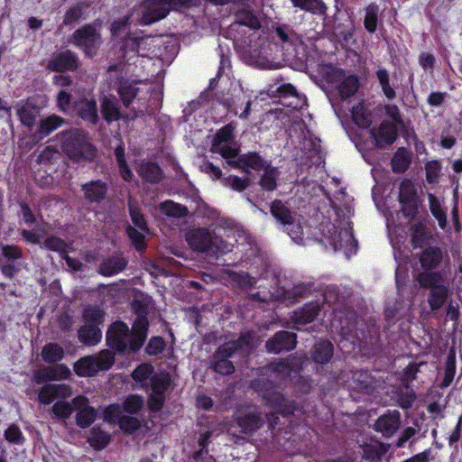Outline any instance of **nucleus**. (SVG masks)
Masks as SVG:
<instances>
[{"mask_svg":"<svg viewBox=\"0 0 462 462\" xmlns=\"http://www.w3.org/2000/svg\"><path fill=\"white\" fill-rule=\"evenodd\" d=\"M148 326L146 317L142 315L134 320L132 330L125 323L116 321L106 332L107 344L118 352H135L142 347L146 339Z\"/></svg>","mask_w":462,"mask_h":462,"instance_id":"obj_1","label":"nucleus"},{"mask_svg":"<svg viewBox=\"0 0 462 462\" xmlns=\"http://www.w3.org/2000/svg\"><path fill=\"white\" fill-rule=\"evenodd\" d=\"M260 342L254 333L242 334L236 341L226 342L220 346L214 356L213 368L215 372L227 375L234 372L235 366L227 358L234 353L248 355Z\"/></svg>","mask_w":462,"mask_h":462,"instance_id":"obj_2","label":"nucleus"},{"mask_svg":"<svg viewBox=\"0 0 462 462\" xmlns=\"http://www.w3.org/2000/svg\"><path fill=\"white\" fill-rule=\"evenodd\" d=\"M186 241L192 250L211 254H226L233 248L232 243L223 240L206 227L189 230L186 234Z\"/></svg>","mask_w":462,"mask_h":462,"instance_id":"obj_3","label":"nucleus"},{"mask_svg":"<svg viewBox=\"0 0 462 462\" xmlns=\"http://www.w3.org/2000/svg\"><path fill=\"white\" fill-rule=\"evenodd\" d=\"M415 281L420 288L428 289V303L432 311L440 310L450 295V289L444 283L440 272H420Z\"/></svg>","mask_w":462,"mask_h":462,"instance_id":"obj_4","label":"nucleus"},{"mask_svg":"<svg viewBox=\"0 0 462 462\" xmlns=\"http://www.w3.org/2000/svg\"><path fill=\"white\" fill-rule=\"evenodd\" d=\"M60 142L63 152L71 159H91L94 155L93 148L88 143L86 136L78 129L64 132L60 135Z\"/></svg>","mask_w":462,"mask_h":462,"instance_id":"obj_5","label":"nucleus"},{"mask_svg":"<svg viewBox=\"0 0 462 462\" xmlns=\"http://www.w3.org/2000/svg\"><path fill=\"white\" fill-rule=\"evenodd\" d=\"M252 386L256 392L262 394L267 404L276 412L291 414L295 411L294 403L286 402L282 394L276 390L272 382L265 379H259L254 381Z\"/></svg>","mask_w":462,"mask_h":462,"instance_id":"obj_6","label":"nucleus"},{"mask_svg":"<svg viewBox=\"0 0 462 462\" xmlns=\"http://www.w3.org/2000/svg\"><path fill=\"white\" fill-rule=\"evenodd\" d=\"M190 0H146L142 5V23L151 24L163 19L171 10L179 9Z\"/></svg>","mask_w":462,"mask_h":462,"instance_id":"obj_7","label":"nucleus"},{"mask_svg":"<svg viewBox=\"0 0 462 462\" xmlns=\"http://www.w3.org/2000/svg\"><path fill=\"white\" fill-rule=\"evenodd\" d=\"M69 42L84 51L86 56L92 57L101 45V34L96 26L86 24L77 29L69 37Z\"/></svg>","mask_w":462,"mask_h":462,"instance_id":"obj_8","label":"nucleus"},{"mask_svg":"<svg viewBox=\"0 0 462 462\" xmlns=\"http://www.w3.org/2000/svg\"><path fill=\"white\" fill-rule=\"evenodd\" d=\"M114 361L111 352L103 350L97 355L84 356L78 360L74 365V370L79 376H93L98 371L109 369Z\"/></svg>","mask_w":462,"mask_h":462,"instance_id":"obj_9","label":"nucleus"},{"mask_svg":"<svg viewBox=\"0 0 462 462\" xmlns=\"http://www.w3.org/2000/svg\"><path fill=\"white\" fill-rule=\"evenodd\" d=\"M334 251L345 250L346 254L356 252V241L352 233L350 224L344 223L341 226L330 225L327 233H324Z\"/></svg>","mask_w":462,"mask_h":462,"instance_id":"obj_10","label":"nucleus"},{"mask_svg":"<svg viewBox=\"0 0 462 462\" xmlns=\"http://www.w3.org/2000/svg\"><path fill=\"white\" fill-rule=\"evenodd\" d=\"M399 200L406 217L414 218L418 213L419 197L414 184L404 180L400 185Z\"/></svg>","mask_w":462,"mask_h":462,"instance_id":"obj_11","label":"nucleus"},{"mask_svg":"<svg viewBox=\"0 0 462 462\" xmlns=\"http://www.w3.org/2000/svg\"><path fill=\"white\" fill-rule=\"evenodd\" d=\"M171 385V377L168 374H155L151 378V394L149 398V408L157 411H160L165 400V392Z\"/></svg>","mask_w":462,"mask_h":462,"instance_id":"obj_12","label":"nucleus"},{"mask_svg":"<svg viewBox=\"0 0 462 462\" xmlns=\"http://www.w3.org/2000/svg\"><path fill=\"white\" fill-rule=\"evenodd\" d=\"M370 133L379 148L392 144L397 138V127L389 121H383L378 127L372 128Z\"/></svg>","mask_w":462,"mask_h":462,"instance_id":"obj_13","label":"nucleus"},{"mask_svg":"<svg viewBox=\"0 0 462 462\" xmlns=\"http://www.w3.org/2000/svg\"><path fill=\"white\" fill-rule=\"evenodd\" d=\"M72 403L74 410L78 411L76 416L77 424L80 428L90 426L97 417V412L93 407L89 406L88 400L79 395L72 400Z\"/></svg>","mask_w":462,"mask_h":462,"instance_id":"obj_14","label":"nucleus"},{"mask_svg":"<svg viewBox=\"0 0 462 462\" xmlns=\"http://www.w3.org/2000/svg\"><path fill=\"white\" fill-rule=\"evenodd\" d=\"M296 346V336L288 331H279L265 345L268 352L278 354L282 351H289Z\"/></svg>","mask_w":462,"mask_h":462,"instance_id":"obj_15","label":"nucleus"},{"mask_svg":"<svg viewBox=\"0 0 462 462\" xmlns=\"http://www.w3.org/2000/svg\"><path fill=\"white\" fill-rule=\"evenodd\" d=\"M72 395L69 385L49 383L44 385L39 393V401L43 404H50L55 400H65Z\"/></svg>","mask_w":462,"mask_h":462,"instance_id":"obj_16","label":"nucleus"},{"mask_svg":"<svg viewBox=\"0 0 462 462\" xmlns=\"http://www.w3.org/2000/svg\"><path fill=\"white\" fill-rule=\"evenodd\" d=\"M401 414L398 411H393L380 416L374 423V430L384 437H392L399 429Z\"/></svg>","mask_w":462,"mask_h":462,"instance_id":"obj_17","label":"nucleus"},{"mask_svg":"<svg viewBox=\"0 0 462 462\" xmlns=\"http://www.w3.org/2000/svg\"><path fill=\"white\" fill-rule=\"evenodd\" d=\"M235 418L242 433H251L263 425L262 418L251 409L237 411Z\"/></svg>","mask_w":462,"mask_h":462,"instance_id":"obj_18","label":"nucleus"},{"mask_svg":"<svg viewBox=\"0 0 462 462\" xmlns=\"http://www.w3.org/2000/svg\"><path fill=\"white\" fill-rule=\"evenodd\" d=\"M444 256H448V254H444L440 247L431 245L422 251L419 262L424 272H433L432 270L437 269L440 265Z\"/></svg>","mask_w":462,"mask_h":462,"instance_id":"obj_19","label":"nucleus"},{"mask_svg":"<svg viewBox=\"0 0 462 462\" xmlns=\"http://www.w3.org/2000/svg\"><path fill=\"white\" fill-rule=\"evenodd\" d=\"M17 116H19L20 122L32 128L34 126L37 117L40 114V107L35 106L32 100L21 101L15 106Z\"/></svg>","mask_w":462,"mask_h":462,"instance_id":"obj_20","label":"nucleus"},{"mask_svg":"<svg viewBox=\"0 0 462 462\" xmlns=\"http://www.w3.org/2000/svg\"><path fill=\"white\" fill-rule=\"evenodd\" d=\"M78 67V57L71 51L55 55L48 63V68L55 71L72 70Z\"/></svg>","mask_w":462,"mask_h":462,"instance_id":"obj_21","label":"nucleus"},{"mask_svg":"<svg viewBox=\"0 0 462 462\" xmlns=\"http://www.w3.org/2000/svg\"><path fill=\"white\" fill-rule=\"evenodd\" d=\"M274 33L287 51L296 50L302 42L301 38L288 26H278Z\"/></svg>","mask_w":462,"mask_h":462,"instance_id":"obj_22","label":"nucleus"},{"mask_svg":"<svg viewBox=\"0 0 462 462\" xmlns=\"http://www.w3.org/2000/svg\"><path fill=\"white\" fill-rule=\"evenodd\" d=\"M74 111L80 118L91 124H96L98 119L96 101L83 98L74 106Z\"/></svg>","mask_w":462,"mask_h":462,"instance_id":"obj_23","label":"nucleus"},{"mask_svg":"<svg viewBox=\"0 0 462 462\" xmlns=\"http://www.w3.org/2000/svg\"><path fill=\"white\" fill-rule=\"evenodd\" d=\"M82 191L89 202H100L107 192V186L102 180L89 181L82 185Z\"/></svg>","mask_w":462,"mask_h":462,"instance_id":"obj_24","label":"nucleus"},{"mask_svg":"<svg viewBox=\"0 0 462 462\" xmlns=\"http://www.w3.org/2000/svg\"><path fill=\"white\" fill-rule=\"evenodd\" d=\"M267 165L257 153L248 152L240 155L235 168L241 169L245 172H249V170L261 171Z\"/></svg>","mask_w":462,"mask_h":462,"instance_id":"obj_25","label":"nucleus"},{"mask_svg":"<svg viewBox=\"0 0 462 462\" xmlns=\"http://www.w3.org/2000/svg\"><path fill=\"white\" fill-rule=\"evenodd\" d=\"M271 213L273 217L285 227L293 226L294 213L291 211L281 200H274L271 205Z\"/></svg>","mask_w":462,"mask_h":462,"instance_id":"obj_26","label":"nucleus"},{"mask_svg":"<svg viewBox=\"0 0 462 462\" xmlns=\"http://www.w3.org/2000/svg\"><path fill=\"white\" fill-rule=\"evenodd\" d=\"M211 151L216 153H219L223 158L226 160V162L236 167L238 156V148L236 143H212Z\"/></svg>","mask_w":462,"mask_h":462,"instance_id":"obj_27","label":"nucleus"},{"mask_svg":"<svg viewBox=\"0 0 462 462\" xmlns=\"http://www.w3.org/2000/svg\"><path fill=\"white\" fill-rule=\"evenodd\" d=\"M137 171L139 176L149 183H157L162 179L161 168L153 162H146L141 163Z\"/></svg>","mask_w":462,"mask_h":462,"instance_id":"obj_28","label":"nucleus"},{"mask_svg":"<svg viewBox=\"0 0 462 462\" xmlns=\"http://www.w3.org/2000/svg\"><path fill=\"white\" fill-rule=\"evenodd\" d=\"M270 95L273 96L275 93L280 94L282 97H291L296 98V103H290L288 106H293L294 108L301 107L305 104V97H300L296 88L291 84H281L278 87L272 86L268 90Z\"/></svg>","mask_w":462,"mask_h":462,"instance_id":"obj_29","label":"nucleus"},{"mask_svg":"<svg viewBox=\"0 0 462 462\" xmlns=\"http://www.w3.org/2000/svg\"><path fill=\"white\" fill-rule=\"evenodd\" d=\"M101 338L102 332L97 326L83 325L79 330V339L87 346H95Z\"/></svg>","mask_w":462,"mask_h":462,"instance_id":"obj_30","label":"nucleus"},{"mask_svg":"<svg viewBox=\"0 0 462 462\" xmlns=\"http://www.w3.org/2000/svg\"><path fill=\"white\" fill-rule=\"evenodd\" d=\"M332 356L333 346L329 341H319L314 346L312 357L316 363L325 364L331 359Z\"/></svg>","mask_w":462,"mask_h":462,"instance_id":"obj_31","label":"nucleus"},{"mask_svg":"<svg viewBox=\"0 0 462 462\" xmlns=\"http://www.w3.org/2000/svg\"><path fill=\"white\" fill-rule=\"evenodd\" d=\"M429 208L432 216L437 219L441 229H446L448 226L447 214L442 208L439 199L432 193L428 194Z\"/></svg>","mask_w":462,"mask_h":462,"instance_id":"obj_32","label":"nucleus"},{"mask_svg":"<svg viewBox=\"0 0 462 462\" xmlns=\"http://www.w3.org/2000/svg\"><path fill=\"white\" fill-rule=\"evenodd\" d=\"M126 261L120 256H115L105 260L100 264V273L105 276H111L125 269Z\"/></svg>","mask_w":462,"mask_h":462,"instance_id":"obj_33","label":"nucleus"},{"mask_svg":"<svg viewBox=\"0 0 462 462\" xmlns=\"http://www.w3.org/2000/svg\"><path fill=\"white\" fill-rule=\"evenodd\" d=\"M117 91L123 104L128 106L139 92V88L134 81L123 80L120 82Z\"/></svg>","mask_w":462,"mask_h":462,"instance_id":"obj_34","label":"nucleus"},{"mask_svg":"<svg viewBox=\"0 0 462 462\" xmlns=\"http://www.w3.org/2000/svg\"><path fill=\"white\" fill-rule=\"evenodd\" d=\"M110 440V435L98 428H92L88 437V443L96 450H101L105 448Z\"/></svg>","mask_w":462,"mask_h":462,"instance_id":"obj_35","label":"nucleus"},{"mask_svg":"<svg viewBox=\"0 0 462 462\" xmlns=\"http://www.w3.org/2000/svg\"><path fill=\"white\" fill-rule=\"evenodd\" d=\"M101 112L107 122L116 121L121 116L117 102L107 97H104L101 101Z\"/></svg>","mask_w":462,"mask_h":462,"instance_id":"obj_36","label":"nucleus"},{"mask_svg":"<svg viewBox=\"0 0 462 462\" xmlns=\"http://www.w3.org/2000/svg\"><path fill=\"white\" fill-rule=\"evenodd\" d=\"M211 435L212 432L209 430L200 435L198 439V444L200 449L194 454L192 462H216L215 458L208 455V451L205 450V448L208 445V441L211 438Z\"/></svg>","mask_w":462,"mask_h":462,"instance_id":"obj_37","label":"nucleus"},{"mask_svg":"<svg viewBox=\"0 0 462 462\" xmlns=\"http://www.w3.org/2000/svg\"><path fill=\"white\" fill-rule=\"evenodd\" d=\"M263 170V174L260 180L261 187L268 191L274 190L277 186V179L279 177V171L275 167L266 165Z\"/></svg>","mask_w":462,"mask_h":462,"instance_id":"obj_38","label":"nucleus"},{"mask_svg":"<svg viewBox=\"0 0 462 462\" xmlns=\"http://www.w3.org/2000/svg\"><path fill=\"white\" fill-rule=\"evenodd\" d=\"M64 350L57 343H49L42 350V359L49 364L56 363L63 358Z\"/></svg>","mask_w":462,"mask_h":462,"instance_id":"obj_39","label":"nucleus"},{"mask_svg":"<svg viewBox=\"0 0 462 462\" xmlns=\"http://www.w3.org/2000/svg\"><path fill=\"white\" fill-rule=\"evenodd\" d=\"M71 373L63 364L50 366L43 371V377L47 381H60L68 379Z\"/></svg>","mask_w":462,"mask_h":462,"instance_id":"obj_40","label":"nucleus"},{"mask_svg":"<svg viewBox=\"0 0 462 462\" xmlns=\"http://www.w3.org/2000/svg\"><path fill=\"white\" fill-rule=\"evenodd\" d=\"M411 163V155L405 148H399L393 160V170L396 172L405 171Z\"/></svg>","mask_w":462,"mask_h":462,"instance_id":"obj_41","label":"nucleus"},{"mask_svg":"<svg viewBox=\"0 0 462 462\" xmlns=\"http://www.w3.org/2000/svg\"><path fill=\"white\" fill-rule=\"evenodd\" d=\"M320 308L318 304H308L301 310L295 312V322L305 324L311 322L318 315Z\"/></svg>","mask_w":462,"mask_h":462,"instance_id":"obj_42","label":"nucleus"},{"mask_svg":"<svg viewBox=\"0 0 462 462\" xmlns=\"http://www.w3.org/2000/svg\"><path fill=\"white\" fill-rule=\"evenodd\" d=\"M84 325L99 326L105 320V312L97 307H88L83 312Z\"/></svg>","mask_w":462,"mask_h":462,"instance_id":"obj_43","label":"nucleus"},{"mask_svg":"<svg viewBox=\"0 0 462 462\" xmlns=\"http://www.w3.org/2000/svg\"><path fill=\"white\" fill-rule=\"evenodd\" d=\"M379 7L375 4L369 5L365 9V15L364 19L365 28L370 32L374 33L377 28Z\"/></svg>","mask_w":462,"mask_h":462,"instance_id":"obj_44","label":"nucleus"},{"mask_svg":"<svg viewBox=\"0 0 462 462\" xmlns=\"http://www.w3.org/2000/svg\"><path fill=\"white\" fill-rule=\"evenodd\" d=\"M64 120L58 116H51L46 119L42 120L39 125V134L41 137L46 136L52 131L56 130L63 124Z\"/></svg>","mask_w":462,"mask_h":462,"instance_id":"obj_45","label":"nucleus"},{"mask_svg":"<svg viewBox=\"0 0 462 462\" xmlns=\"http://www.w3.org/2000/svg\"><path fill=\"white\" fill-rule=\"evenodd\" d=\"M358 79L355 76L345 78L338 86V92L343 98L353 96L358 89Z\"/></svg>","mask_w":462,"mask_h":462,"instance_id":"obj_46","label":"nucleus"},{"mask_svg":"<svg viewBox=\"0 0 462 462\" xmlns=\"http://www.w3.org/2000/svg\"><path fill=\"white\" fill-rule=\"evenodd\" d=\"M430 233L422 223H418L411 227V240L414 247H420L428 240Z\"/></svg>","mask_w":462,"mask_h":462,"instance_id":"obj_47","label":"nucleus"},{"mask_svg":"<svg viewBox=\"0 0 462 462\" xmlns=\"http://www.w3.org/2000/svg\"><path fill=\"white\" fill-rule=\"evenodd\" d=\"M128 207L133 224L141 231H147L146 221L143 215L140 212L137 203L134 199H130L128 201Z\"/></svg>","mask_w":462,"mask_h":462,"instance_id":"obj_48","label":"nucleus"},{"mask_svg":"<svg viewBox=\"0 0 462 462\" xmlns=\"http://www.w3.org/2000/svg\"><path fill=\"white\" fill-rule=\"evenodd\" d=\"M160 209L163 214L174 217H184L188 213V210L185 207H182L181 205L171 200H167L161 203Z\"/></svg>","mask_w":462,"mask_h":462,"instance_id":"obj_49","label":"nucleus"},{"mask_svg":"<svg viewBox=\"0 0 462 462\" xmlns=\"http://www.w3.org/2000/svg\"><path fill=\"white\" fill-rule=\"evenodd\" d=\"M376 77L384 96L390 100L394 99L396 93L395 90L390 86L388 71L385 69H379L376 71Z\"/></svg>","mask_w":462,"mask_h":462,"instance_id":"obj_50","label":"nucleus"},{"mask_svg":"<svg viewBox=\"0 0 462 462\" xmlns=\"http://www.w3.org/2000/svg\"><path fill=\"white\" fill-rule=\"evenodd\" d=\"M88 8L85 3H79L71 6L64 15L63 23L68 25L75 22H79L83 18L84 9Z\"/></svg>","mask_w":462,"mask_h":462,"instance_id":"obj_51","label":"nucleus"},{"mask_svg":"<svg viewBox=\"0 0 462 462\" xmlns=\"http://www.w3.org/2000/svg\"><path fill=\"white\" fill-rule=\"evenodd\" d=\"M223 184L236 191L241 192L245 190L250 183L248 178L242 179L236 175H229L222 180Z\"/></svg>","mask_w":462,"mask_h":462,"instance_id":"obj_52","label":"nucleus"},{"mask_svg":"<svg viewBox=\"0 0 462 462\" xmlns=\"http://www.w3.org/2000/svg\"><path fill=\"white\" fill-rule=\"evenodd\" d=\"M297 365L298 360L293 358L291 360L287 359L273 364L272 368L275 373H277L281 376L286 377L291 375V372L293 371L294 367H296Z\"/></svg>","mask_w":462,"mask_h":462,"instance_id":"obj_53","label":"nucleus"},{"mask_svg":"<svg viewBox=\"0 0 462 462\" xmlns=\"http://www.w3.org/2000/svg\"><path fill=\"white\" fill-rule=\"evenodd\" d=\"M353 120L359 127L367 128L370 126L372 120L370 115L367 114L362 106L353 108Z\"/></svg>","mask_w":462,"mask_h":462,"instance_id":"obj_54","label":"nucleus"},{"mask_svg":"<svg viewBox=\"0 0 462 462\" xmlns=\"http://www.w3.org/2000/svg\"><path fill=\"white\" fill-rule=\"evenodd\" d=\"M74 410L73 403L59 401L54 403L51 408L52 413L60 419H67L70 417Z\"/></svg>","mask_w":462,"mask_h":462,"instance_id":"obj_55","label":"nucleus"},{"mask_svg":"<svg viewBox=\"0 0 462 462\" xmlns=\"http://www.w3.org/2000/svg\"><path fill=\"white\" fill-rule=\"evenodd\" d=\"M236 21L242 25L248 26L252 29H258L260 23L258 19L248 10H243L236 14Z\"/></svg>","mask_w":462,"mask_h":462,"instance_id":"obj_56","label":"nucleus"},{"mask_svg":"<svg viewBox=\"0 0 462 462\" xmlns=\"http://www.w3.org/2000/svg\"><path fill=\"white\" fill-rule=\"evenodd\" d=\"M234 138V127L231 125H226L217 131L213 143H233L232 140Z\"/></svg>","mask_w":462,"mask_h":462,"instance_id":"obj_57","label":"nucleus"},{"mask_svg":"<svg viewBox=\"0 0 462 462\" xmlns=\"http://www.w3.org/2000/svg\"><path fill=\"white\" fill-rule=\"evenodd\" d=\"M456 374V361L453 357H448L446 365H445V373L444 379L441 383L442 387H448L453 382Z\"/></svg>","mask_w":462,"mask_h":462,"instance_id":"obj_58","label":"nucleus"},{"mask_svg":"<svg viewBox=\"0 0 462 462\" xmlns=\"http://www.w3.org/2000/svg\"><path fill=\"white\" fill-rule=\"evenodd\" d=\"M119 426L126 433H132L140 426V421L133 416L123 415L119 420Z\"/></svg>","mask_w":462,"mask_h":462,"instance_id":"obj_59","label":"nucleus"},{"mask_svg":"<svg viewBox=\"0 0 462 462\" xmlns=\"http://www.w3.org/2000/svg\"><path fill=\"white\" fill-rule=\"evenodd\" d=\"M122 416V410L118 404H111L104 411V420L108 423H119Z\"/></svg>","mask_w":462,"mask_h":462,"instance_id":"obj_60","label":"nucleus"},{"mask_svg":"<svg viewBox=\"0 0 462 462\" xmlns=\"http://www.w3.org/2000/svg\"><path fill=\"white\" fill-rule=\"evenodd\" d=\"M143 405V400L138 395L129 396L124 403L125 411L129 413H136Z\"/></svg>","mask_w":462,"mask_h":462,"instance_id":"obj_61","label":"nucleus"},{"mask_svg":"<svg viewBox=\"0 0 462 462\" xmlns=\"http://www.w3.org/2000/svg\"><path fill=\"white\" fill-rule=\"evenodd\" d=\"M143 231H139L132 226L127 227V234L132 243L134 245L135 248L139 251L143 250L145 247L144 244V236L142 233Z\"/></svg>","mask_w":462,"mask_h":462,"instance_id":"obj_62","label":"nucleus"},{"mask_svg":"<svg viewBox=\"0 0 462 462\" xmlns=\"http://www.w3.org/2000/svg\"><path fill=\"white\" fill-rule=\"evenodd\" d=\"M426 170V178L429 183H436L438 182L440 165L438 162H430L425 166Z\"/></svg>","mask_w":462,"mask_h":462,"instance_id":"obj_63","label":"nucleus"},{"mask_svg":"<svg viewBox=\"0 0 462 462\" xmlns=\"http://www.w3.org/2000/svg\"><path fill=\"white\" fill-rule=\"evenodd\" d=\"M382 455L383 452L376 447L367 445L363 448V458L370 462H379Z\"/></svg>","mask_w":462,"mask_h":462,"instance_id":"obj_64","label":"nucleus"}]
</instances>
